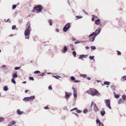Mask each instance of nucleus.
I'll return each instance as SVG.
<instances>
[{
    "instance_id": "nucleus-1",
    "label": "nucleus",
    "mask_w": 126,
    "mask_h": 126,
    "mask_svg": "<svg viewBox=\"0 0 126 126\" xmlns=\"http://www.w3.org/2000/svg\"><path fill=\"white\" fill-rule=\"evenodd\" d=\"M86 93L91 94L93 96L95 95H99L100 94L99 92L96 90L94 88L89 89V90L87 91Z\"/></svg>"
},
{
    "instance_id": "nucleus-2",
    "label": "nucleus",
    "mask_w": 126,
    "mask_h": 126,
    "mask_svg": "<svg viewBox=\"0 0 126 126\" xmlns=\"http://www.w3.org/2000/svg\"><path fill=\"white\" fill-rule=\"evenodd\" d=\"M31 27L30 25H29L26 28L24 32V35L26 39H29V34L31 31Z\"/></svg>"
},
{
    "instance_id": "nucleus-3",
    "label": "nucleus",
    "mask_w": 126,
    "mask_h": 126,
    "mask_svg": "<svg viewBox=\"0 0 126 126\" xmlns=\"http://www.w3.org/2000/svg\"><path fill=\"white\" fill-rule=\"evenodd\" d=\"M101 30V28H99L95 30L94 32H93L92 34L90 35L89 36V37H91L93 35H94L95 36H96L100 33Z\"/></svg>"
},
{
    "instance_id": "nucleus-4",
    "label": "nucleus",
    "mask_w": 126,
    "mask_h": 126,
    "mask_svg": "<svg viewBox=\"0 0 126 126\" xmlns=\"http://www.w3.org/2000/svg\"><path fill=\"white\" fill-rule=\"evenodd\" d=\"M43 8V7L41 5H39L36 7H34L33 8L34 10H36L37 11V13L40 12L41 11Z\"/></svg>"
},
{
    "instance_id": "nucleus-5",
    "label": "nucleus",
    "mask_w": 126,
    "mask_h": 126,
    "mask_svg": "<svg viewBox=\"0 0 126 126\" xmlns=\"http://www.w3.org/2000/svg\"><path fill=\"white\" fill-rule=\"evenodd\" d=\"M94 105L93 110L95 112H97L99 111V109L95 103H94V102L92 101L91 103V107L93 105Z\"/></svg>"
},
{
    "instance_id": "nucleus-6",
    "label": "nucleus",
    "mask_w": 126,
    "mask_h": 126,
    "mask_svg": "<svg viewBox=\"0 0 126 126\" xmlns=\"http://www.w3.org/2000/svg\"><path fill=\"white\" fill-rule=\"evenodd\" d=\"M70 23H68L64 27L63 29V31L64 32H66L70 28Z\"/></svg>"
},
{
    "instance_id": "nucleus-7",
    "label": "nucleus",
    "mask_w": 126,
    "mask_h": 126,
    "mask_svg": "<svg viewBox=\"0 0 126 126\" xmlns=\"http://www.w3.org/2000/svg\"><path fill=\"white\" fill-rule=\"evenodd\" d=\"M104 102L107 107H108L109 109H111V108L110 107V101L109 99H105Z\"/></svg>"
},
{
    "instance_id": "nucleus-8",
    "label": "nucleus",
    "mask_w": 126,
    "mask_h": 126,
    "mask_svg": "<svg viewBox=\"0 0 126 126\" xmlns=\"http://www.w3.org/2000/svg\"><path fill=\"white\" fill-rule=\"evenodd\" d=\"M96 122L97 124H98L99 126H104L103 124L98 119H96Z\"/></svg>"
},
{
    "instance_id": "nucleus-9",
    "label": "nucleus",
    "mask_w": 126,
    "mask_h": 126,
    "mask_svg": "<svg viewBox=\"0 0 126 126\" xmlns=\"http://www.w3.org/2000/svg\"><path fill=\"white\" fill-rule=\"evenodd\" d=\"M65 98L66 99H67V98H69L70 95L71 94V93H70L69 94H68V93L66 91L65 92Z\"/></svg>"
},
{
    "instance_id": "nucleus-10",
    "label": "nucleus",
    "mask_w": 126,
    "mask_h": 126,
    "mask_svg": "<svg viewBox=\"0 0 126 126\" xmlns=\"http://www.w3.org/2000/svg\"><path fill=\"white\" fill-rule=\"evenodd\" d=\"M93 37L90 39V41L93 42L96 36H95L94 35H93Z\"/></svg>"
},
{
    "instance_id": "nucleus-11",
    "label": "nucleus",
    "mask_w": 126,
    "mask_h": 126,
    "mask_svg": "<svg viewBox=\"0 0 126 126\" xmlns=\"http://www.w3.org/2000/svg\"><path fill=\"white\" fill-rule=\"evenodd\" d=\"M23 113V111H20L19 110H18L17 111V113L19 115L22 114Z\"/></svg>"
},
{
    "instance_id": "nucleus-12",
    "label": "nucleus",
    "mask_w": 126,
    "mask_h": 126,
    "mask_svg": "<svg viewBox=\"0 0 126 126\" xmlns=\"http://www.w3.org/2000/svg\"><path fill=\"white\" fill-rule=\"evenodd\" d=\"M100 19H98L95 21V22L96 24L99 25L100 24Z\"/></svg>"
},
{
    "instance_id": "nucleus-13",
    "label": "nucleus",
    "mask_w": 126,
    "mask_h": 126,
    "mask_svg": "<svg viewBox=\"0 0 126 126\" xmlns=\"http://www.w3.org/2000/svg\"><path fill=\"white\" fill-rule=\"evenodd\" d=\"M67 47L66 46H64V47L63 49V52L64 53L65 52L67 51Z\"/></svg>"
},
{
    "instance_id": "nucleus-14",
    "label": "nucleus",
    "mask_w": 126,
    "mask_h": 126,
    "mask_svg": "<svg viewBox=\"0 0 126 126\" xmlns=\"http://www.w3.org/2000/svg\"><path fill=\"white\" fill-rule=\"evenodd\" d=\"M85 56V55H80L79 57V59H83L84 58Z\"/></svg>"
},
{
    "instance_id": "nucleus-15",
    "label": "nucleus",
    "mask_w": 126,
    "mask_h": 126,
    "mask_svg": "<svg viewBox=\"0 0 126 126\" xmlns=\"http://www.w3.org/2000/svg\"><path fill=\"white\" fill-rule=\"evenodd\" d=\"M17 74L16 73H13V75L12 78L15 79L16 78H17Z\"/></svg>"
},
{
    "instance_id": "nucleus-16",
    "label": "nucleus",
    "mask_w": 126,
    "mask_h": 126,
    "mask_svg": "<svg viewBox=\"0 0 126 126\" xmlns=\"http://www.w3.org/2000/svg\"><path fill=\"white\" fill-rule=\"evenodd\" d=\"M16 123V122L15 121H13L11 122L10 124L9 125L10 126H13Z\"/></svg>"
},
{
    "instance_id": "nucleus-17",
    "label": "nucleus",
    "mask_w": 126,
    "mask_h": 126,
    "mask_svg": "<svg viewBox=\"0 0 126 126\" xmlns=\"http://www.w3.org/2000/svg\"><path fill=\"white\" fill-rule=\"evenodd\" d=\"M94 56H90L89 57V58L90 60H93L94 61L95 60V59H94Z\"/></svg>"
},
{
    "instance_id": "nucleus-18",
    "label": "nucleus",
    "mask_w": 126,
    "mask_h": 126,
    "mask_svg": "<svg viewBox=\"0 0 126 126\" xmlns=\"http://www.w3.org/2000/svg\"><path fill=\"white\" fill-rule=\"evenodd\" d=\"M105 113V111H102L100 112V114L102 116H104Z\"/></svg>"
},
{
    "instance_id": "nucleus-19",
    "label": "nucleus",
    "mask_w": 126,
    "mask_h": 126,
    "mask_svg": "<svg viewBox=\"0 0 126 126\" xmlns=\"http://www.w3.org/2000/svg\"><path fill=\"white\" fill-rule=\"evenodd\" d=\"M23 100L24 101H29L28 97H25L23 99Z\"/></svg>"
},
{
    "instance_id": "nucleus-20",
    "label": "nucleus",
    "mask_w": 126,
    "mask_h": 126,
    "mask_svg": "<svg viewBox=\"0 0 126 126\" xmlns=\"http://www.w3.org/2000/svg\"><path fill=\"white\" fill-rule=\"evenodd\" d=\"M114 96L116 98H118L119 97L120 95L118 94H117L114 92Z\"/></svg>"
},
{
    "instance_id": "nucleus-21",
    "label": "nucleus",
    "mask_w": 126,
    "mask_h": 126,
    "mask_svg": "<svg viewBox=\"0 0 126 126\" xmlns=\"http://www.w3.org/2000/svg\"><path fill=\"white\" fill-rule=\"evenodd\" d=\"M4 118L2 117H0V122H1L4 120Z\"/></svg>"
},
{
    "instance_id": "nucleus-22",
    "label": "nucleus",
    "mask_w": 126,
    "mask_h": 126,
    "mask_svg": "<svg viewBox=\"0 0 126 126\" xmlns=\"http://www.w3.org/2000/svg\"><path fill=\"white\" fill-rule=\"evenodd\" d=\"M80 76L84 78H85L87 77V75L85 74H80Z\"/></svg>"
},
{
    "instance_id": "nucleus-23",
    "label": "nucleus",
    "mask_w": 126,
    "mask_h": 126,
    "mask_svg": "<svg viewBox=\"0 0 126 126\" xmlns=\"http://www.w3.org/2000/svg\"><path fill=\"white\" fill-rule=\"evenodd\" d=\"M3 90L5 91H7L8 90L7 87L6 86H5L3 88Z\"/></svg>"
},
{
    "instance_id": "nucleus-24",
    "label": "nucleus",
    "mask_w": 126,
    "mask_h": 126,
    "mask_svg": "<svg viewBox=\"0 0 126 126\" xmlns=\"http://www.w3.org/2000/svg\"><path fill=\"white\" fill-rule=\"evenodd\" d=\"M123 102V101L121 99H120L119 100L118 103L119 104H120L122 103Z\"/></svg>"
},
{
    "instance_id": "nucleus-25",
    "label": "nucleus",
    "mask_w": 126,
    "mask_h": 126,
    "mask_svg": "<svg viewBox=\"0 0 126 126\" xmlns=\"http://www.w3.org/2000/svg\"><path fill=\"white\" fill-rule=\"evenodd\" d=\"M11 81L14 84H15L16 83V82L15 81V79L12 78L11 79Z\"/></svg>"
},
{
    "instance_id": "nucleus-26",
    "label": "nucleus",
    "mask_w": 126,
    "mask_h": 126,
    "mask_svg": "<svg viewBox=\"0 0 126 126\" xmlns=\"http://www.w3.org/2000/svg\"><path fill=\"white\" fill-rule=\"evenodd\" d=\"M110 83V82L107 81H106L104 82V84L107 85H109Z\"/></svg>"
},
{
    "instance_id": "nucleus-27",
    "label": "nucleus",
    "mask_w": 126,
    "mask_h": 126,
    "mask_svg": "<svg viewBox=\"0 0 126 126\" xmlns=\"http://www.w3.org/2000/svg\"><path fill=\"white\" fill-rule=\"evenodd\" d=\"M82 42H85V41H77L76 42H75V43L76 44H79L80 43H81Z\"/></svg>"
},
{
    "instance_id": "nucleus-28",
    "label": "nucleus",
    "mask_w": 126,
    "mask_h": 126,
    "mask_svg": "<svg viewBox=\"0 0 126 126\" xmlns=\"http://www.w3.org/2000/svg\"><path fill=\"white\" fill-rule=\"evenodd\" d=\"M72 54L74 55V56L75 57H76V53L75 51H73L72 52Z\"/></svg>"
},
{
    "instance_id": "nucleus-29",
    "label": "nucleus",
    "mask_w": 126,
    "mask_h": 126,
    "mask_svg": "<svg viewBox=\"0 0 126 126\" xmlns=\"http://www.w3.org/2000/svg\"><path fill=\"white\" fill-rule=\"evenodd\" d=\"M126 96L125 95H123L122 96V98L124 100H125L126 99Z\"/></svg>"
},
{
    "instance_id": "nucleus-30",
    "label": "nucleus",
    "mask_w": 126,
    "mask_h": 126,
    "mask_svg": "<svg viewBox=\"0 0 126 126\" xmlns=\"http://www.w3.org/2000/svg\"><path fill=\"white\" fill-rule=\"evenodd\" d=\"M73 95H74V97L75 98H76L77 97V94L76 93H73Z\"/></svg>"
},
{
    "instance_id": "nucleus-31",
    "label": "nucleus",
    "mask_w": 126,
    "mask_h": 126,
    "mask_svg": "<svg viewBox=\"0 0 126 126\" xmlns=\"http://www.w3.org/2000/svg\"><path fill=\"white\" fill-rule=\"evenodd\" d=\"M72 89L74 91V93H76L77 90L74 88L72 87Z\"/></svg>"
},
{
    "instance_id": "nucleus-32",
    "label": "nucleus",
    "mask_w": 126,
    "mask_h": 126,
    "mask_svg": "<svg viewBox=\"0 0 126 126\" xmlns=\"http://www.w3.org/2000/svg\"><path fill=\"white\" fill-rule=\"evenodd\" d=\"M88 112V110L87 109H84L83 111V112L84 113H86Z\"/></svg>"
},
{
    "instance_id": "nucleus-33",
    "label": "nucleus",
    "mask_w": 126,
    "mask_h": 126,
    "mask_svg": "<svg viewBox=\"0 0 126 126\" xmlns=\"http://www.w3.org/2000/svg\"><path fill=\"white\" fill-rule=\"evenodd\" d=\"M40 72L39 71H38V70H37V71H35L34 72V73L35 74H37L38 73H40Z\"/></svg>"
},
{
    "instance_id": "nucleus-34",
    "label": "nucleus",
    "mask_w": 126,
    "mask_h": 126,
    "mask_svg": "<svg viewBox=\"0 0 126 126\" xmlns=\"http://www.w3.org/2000/svg\"><path fill=\"white\" fill-rule=\"evenodd\" d=\"M76 17L77 18L76 19H78L82 18V16H76Z\"/></svg>"
},
{
    "instance_id": "nucleus-35",
    "label": "nucleus",
    "mask_w": 126,
    "mask_h": 126,
    "mask_svg": "<svg viewBox=\"0 0 126 126\" xmlns=\"http://www.w3.org/2000/svg\"><path fill=\"white\" fill-rule=\"evenodd\" d=\"M71 79L73 81H74L75 80V78L73 76H72L71 77Z\"/></svg>"
},
{
    "instance_id": "nucleus-36",
    "label": "nucleus",
    "mask_w": 126,
    "mask_h": 126,
    "mask_svg": "<svg viewBox=\"0 0 126 126\" xmlns=\"http://www.w3.org/2000/svg\"><path fill=\"white\" fill-rule=\"evenodd\" d=\"M81 110H76V112L78 113H79L81 112Z\"/></svg>"
},
{
    "instance_id": "nucleus-37",
    "label": "nucleus",
    "mask_w": 126,
    "mask_h": 126,
    "mask_svg": "<svg viewBox=\"0 0 126 126\" xmlns=\"http://www.w3.org/2000/svg\"><path fill=\"white\" fill-rule=\"evenodd\" d=\"M115 86H112L111 87V88L113 90H115Z\"/></svg>"
},
{
    "instance_id": "nucleus-38",
    "label": "nucleus",
    "mask_w": 126,
    "mask_h": 126,
    "mask_svg": "<svg viewBox=\"0 0 126 126\" xmlns=\"http://www.w3.org/2000/svg\"><path fill=\"white\" fill-rule=\"evenodd\" d=\"M91 48L92 49L94 50L96 49V47L95 46H93L91 47Z\"/></svg>"
},
{
    "instance_id": "nucleus-39",
    "label": "nucleus",
    "mask_w": 126,
    "mask_h": 126,
    "mask_svg": "<svg viewBox=\"0 0 126 126\" xmlns=\"http://www.w3.org/2000/svg\"><path fill=\"white\" fill-rule=\"evenodd\" d=\"M16 28V26L15 25H14L12 26V29L13 30L15 29Z\"/></svg>"
},
{
    "instance_id": "nucleus-40",
    "label": "nucleus",
    "mask_w": 126,
    "mask_h": 126,
    "mask_svg": "<svg viewBox=\"0 0 126 126\" xmlns=\"http://www.w3.org/2000/svg\"><path fill=\"white\" fill-rule=\"evenodd\" d=\"M45 73H41V74L40 75L41 76H43L45 75Z\"/></svg>"
},
{
    "instance_id": "nucleus-41",
    "label": "nucleus",
    "mask_w": 126,
    "mask_h": 126,
    "mask_svg": "<svg viewBox=\"0 0 126 126\" xmlns=\"http://www.w3.org/2000/svg\"><path fill=\"white\" fill-rule=\"evenodd\" d=\"M16 7V5H14L13 6L12 8L13 9H15Z\"/></svg>"
},
{
    "instance_id": "nucleus-42",
    "label": "nucleus",
    "mask_w": 126,
    "mask_h": 126,
    "mask_svg": "<svg viewBox=\"0 0 126 126\" xmlns=\"http://www.w3.org/2000/svg\"><path fill=\"white\" fill-rule=\"evenodd\" d=\"M5 66L6 65H3L1 67V69H2V70H3V68L5 67Z\"/></svg>"
},
{
    "instance_id": "nucleus-43",
    "label": "nucleus",
    "mask_w": 126,
    "mask_h": 126,
    "mask_svg": "<svg viewBox=\"0 0 126 126\" xmlns=\"http://www.w3.org/2000/svg\"><path fill=\"white\" fill-rule=\"evenodd\" d=\"M20 68V67H16L15 68V70H18Z\"/></svg>"
},
{
    "instance_id": "nucleus-44",
    "label": "nucleus",
    "mask_w": 126,
    "mask_h": 126,
    "mask_svg": "<svg viewBox=\"0 0 126 126\" xmlns=\"http://www.w3.org/2000/svg\"><path fill=\"white\" fill-rule=\"evenodd\" d=\"M49 22L50 24V25L51 26L52 25V21L51 20H49Z\"/></svg>"
},
{
    "instance_id": "nucleus-45",
    "label": "nucleus",
    "mask_w": 126,
    "mask_h": 126,
    "mask_svg": "<svg viewBox=\"0 0 126 126\" xmlns=\"http://www.w3.org/2000/svg\"><path fill=\"white\" fill-rule=\"evenodd\" d=\"M77 108H74V109L71 110L70 111H71L73 110H77Z\"/></svg>"
},
{
    "instance_id": "nucleus-46",
    "label": "nucleus",
    "mask_w": 126,
    "mask_h": 126,
    "mask_svg": "<svg viewBox=\"0 0 126 126\" xmlns=\"http://www.w3.org/2000/svg\"><path fill=\"white\" fill-rule=\"evenodd\" d=\"M29 79L31 80H34V79H33V78L32 77H30L29 78Z\"/></svg>"
},
{
    "instance_id": "nucleus-47",
    "label": "nucleus",
    "mask_w": 126,
    "mask_h": 126,
    "mask_svg": "<svg viewBox=\"0 0 126 126\" xmlns=\"http://www.w3.org/2000/svg\"><path fill=\"white\" fill-rule=\"evenodd\" d=\"M80 80H76L74 81V82L75 83H78L80 82Z\"/></svg>"
},
{
    "instance_id": "nucleus-48",
    "label": "nucleus",
    "mask_w": 126,
    "mask_h": 126,
    "mask_svg": "<svg viewBox=\"0 0 126 126\" xmlns=\"http://www.w3.org/2000/svg\"><path fill=\"white\" fill-rule=\"evenodd\" d=\"M48 89H49L52 90V87L50 86L48 87Z\"/></svg>"
},
{
    "instance_id": "nucleus-49",
    "label": "nucleus",
    "mask_w": 126,
    "mask_h": 126,
    "mask_svg": "<svg viewBox=\"0 0 126 126\" xmlns=\"http://www.w3.org/2000/svg\"><path fill=\"white\" fill-rule=\"evenodd\" d=\"M31 98L32 99H34L35 98V96L34 95H32L31 96Z\"/></svg>"
},
{
    "instance_id": "nucleus-50",
    "label": "nucleus",
    "mask_w": 126,
    "mask_h": 126,
    "mask_svg": "<svg viewBox=\"0 0 126 126\" xmlns=\"http://www.w3.org/2000/svg\"><path fill=\"white\" fill-rule=\"evenodd\" d=\"M44 108V109H46V110L48 109H49L48 108L47 106H46Z\"/></svg>"
},
{
    "instance_id": "nucleus-51",
    "label": "nucleus",
    "mask_w": 126,
    "mask_h": 126,
    "mask_svg": "<svg viewBox=\"0 0 126 126\" xmlns=\"http://www.w3.org/2000/svg\"><path fill=\"white\" fill-rule=\"evenodd\" d=\"M117 51V52H118V53H117V54L118 55H120L121 54V53L119 51Z\"/></svg>"
},
{
    "instance_id": "nucleus-52",
    "label": "nucleus",
    "mask_w": 126,
    "mask_h": 126,
    "mask_svg": "<svg viewBox=\"0 0 126 126\" xmlns=\"http://www.w3.org/2000/svg\"><path fill=\"white\" fill-rule=\"evenodd\" d=\"M52 76L53 77H54L56 79H59V78L58 77H57L56 76Z\"/></svg>"
},
{
    "instance_id": "nucleus-53",
    "label": "nucleus",
    "mask_w": 126,
    "mask_h": 126,
    "mask_svg": "<svg viewBox=\"0 0 126 126\" xmlns=\"http://www.w3.org/2000/svg\"><path fill=\"white\" fill-rule=\"evenodd\" d=\"M123 78L125 80H126V76H124L123 77Z\"/></svg>"
},
{
    "instance_id": "nucleus-54",
    "label": "nucleus",
    "mask_w": 126,
    "mask_h": 126,
    "mask_svg": "<svg viewBox=\"0 0 126 126\" xmlns=\"http://www.w3.org/2000/svg\"><path fill=\"white\" fill-rule=\"evenodd\" d=\"M83 12H84L85 13V14H86L88 15V13L86 12H85V11L84 10H83Z\"/></svg>"
},
{
    "instance_id": "nucleus-55",
    "label": "nucleus",
    "mask_w": 126,
    "mask_h": 126,
    "mask_svg": "<svg viewBox=\"0 0 126 126\" xmlns=\"http://www.w3.org/2000/svg\"><path fill=\"white\" fill-rule=\"evenodd\" d=\"M72 41H74L75 40H76V39L74 38H72Z\"/></svg>"
},
{
    "instance_id": "nucleus-56",
    "label": "nucleus",
    "mask_w": 126,
    "mask_h": 126,
    "mask_svg": "<svg viewBox=\"0 0 126 126\" xmlns=\"http://www.w3.org/2000/svg\"><path fill=\"white\" fill-rule=\"evenodd\" d=\"M59 30L58 29H57L56 30V31L58 32H59Z\"/></svg>"
},
{
    "instance_id": "nucleus-57",
    "label": "nucleus",
    "mask_w": 126,
    "mask_h": 126,
    "mask_svg": "<svg viewBox=\"0 0 126 126\" xmlns=\"http://www.w3.org/2000/svg\"><path fill=\"white\" fill-rule=\"evenodd\" d=\"M87 79L88 80H90L91 79V78L90 77H87Z\"/></svg>"
},
{
    "instance_id": "nucleus-58",
    "label": "nucleus",
    "mask_w": 126,
    "mask_h": 126,
    "mask_svg": "<svg viewBox=\"0 0 126 126\" xmlns=\"http://www.w3.org/2000/svg\"><path fill=\"white\" fill-rule=\"evenodd\" d=\"M92 21H94V17H93L92 18Z\"/></svg>"
},
{
    "instance_id": "nucleus-59",
    "label": "nucleus",
    "mask_w": 126,
    "mask_h": 126,
    "mask_svg": "<svg viewBox=\"0 0 126 126\" xmlns=\"http://www.w3.org/2000/svg\"><path fill=\"white\" fill-rule=\"evenodd\" d=\"M85 48L86 49H89V47L87 46Z\"/></svg>"
},
{
    "instance_id": "nucleus-60",
    "label": "nucleus",
    "mask_w": 126,
    "mask_h": 126,
    "mask_svg": "<svg viewBox=\"0 0 126 126\" xmlns=\"http://www.w3.org/2000/svg\"><path fill=\"white\" fill-rule=\"evenodd\" d=\"M29 100H30L31 99H32L31 96L28 97Z\"/></svg>"
},
{
    "instance_id": "nucleus-61",
    "label": "nucleus",
    "mask_w": 126,
    "mask_h": 126,
    "mask_svg": "<svg viewBox=\"0 0 126 126\" xmlns=\"http://www.w3.org/2000/svg\"><path fill=\"white\" fill-rule=\"evenodd\" d=\"M29 91V90H26L25 91V92L26 93H27V92Z\"/></svg>"
},
{
    "instance_id": "nucleus-62",
    "label": "nucleus",
    "mask_w": 126,
    "mask_h": 126,
    "mask_svg": "<svg viewBox=\"0 0 126 126\" xmlns=\"http://www.w3.org/2000/svg\"><path fill=\"white\" fill-rule=\"evenodd\" d=\"M75 115L78 117L79 116V115L77 113H75Z\"/></svg>"
},
{
    "instance_id": "nucleus-63",
    "label": "nucleus",
    "mask_w": 126,
    "mask_h": 126,
    "mask_svg": "<svg viewBox=\"0 0 126 126\" xmlns=\"http://www.w3.org/2000/svg\"><path fill=\"white\" fill-rule=\"evenodd\" d=\"M96 81L97 82H100V80H96Z\"/></svg>"
},
{
    "instance_id": "nucleus-64",
    "label": "nucleus",
    "mask_w": 126,
    "mask_h": 126,
    "mask_svg": "<svg viewBox=\"0 0 126 126\" xmlns=\"http://www.w3.org/2000/svg\"><path fill=\"white\" fill-rule=\"evenodd\" d=\"M26 83V81H24V82H22V83H23V84Z\"/></svg>"
}]
</instances>
